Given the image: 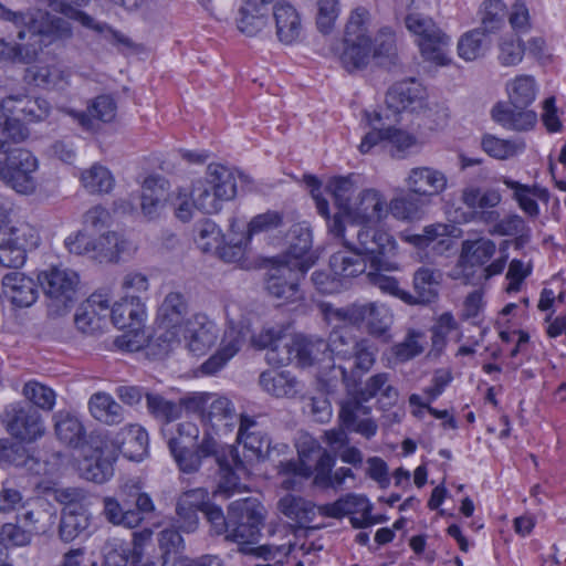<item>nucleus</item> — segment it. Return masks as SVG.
I'll return each instance as SVG.
<instances>
[{
	"label": "nucleus",
	"mask_w": 566,
	"mask_h": 566,
	"mask_svg": "<svg viewBox=\"0 0 566 566\" xmlns=\"http://www.w3.org/2000/svg\"><path fill=\"white\" fill-rule=\"evenodd\" d=\"M329 233L340 239L347 251H338L329 258L331 271L340 277L347 286V280L366 272L367 264L370 269L397 271L399 269L396 256L398 244L395 238L381 230L371 227H363L356 230L355 240L347 237L344 220L336 216L329 222Z\"/></svg>",
	"instance_id": "f257e3e1"
},
{
	"label": "nucleus",
	"mask_w": 566,
	"mask_h": 566,
	"mask_svg": "<svg viewBox=\"0 0 566 566\" xmlns=\"http://www.w3.org/2000/svg\"><path fill=\"white\" fill-rule=\"evenodd\" d=\"M0 20L11 22L18 29V39H25L29 34L34 43L11 44L0 40V60H10L19 63H31L38 55L39 48L35 45L38 39L45 38L49 42L65 40L72 36L71 24L61 17L51 14L48 11L36 9L12 11L0 2Z\"/></svg>",
	"instance_id": "f03ea898"
},
{
	"label": "nucleus",
	"mask_w": 566,
	"mask_h": 566,
	"mask_svg": "<svg viewBox=\"0 0 566 566\" xmlns=\"http://www.w3.org/2000/svg\"><path fill=\"white\" fill-rule=\"evenodd\" d=\"M163 434H167L169 451L182 473L198 472L203 460L219 457L220 442L209 432L205 431L201 440L200 429L192 421H181L172 427H164Z\"/></svg>",
	"instance_id": "7ed1b4c3"
},
{
	"label": "nucleus",
	"mask_w": 566,
	"mask_h": 566,
	"mask_svg": "<svg viewBox=\"0 0 566 566\" xmlns=\"http://www.w3.org/2000/svg\"><path fill=\"white\" fill-rule=\"evenodd\" d=\"M297 452L298 460L282 464L283 473L305 479L314 474V483L322 488H339L347 478H355L353 470L345 467L332 473L334 458L312 438L304 440Z\"/></svg>",
	"instance_id": "20e7f679"
},
{
	"label": "nucleus",
	"mask_w": 566,
	"mask_h": 566,
	"mask_svg": "<svg viewBox=\"0 0 566 566\" xmlns=\"http://www.w3.org/2000/svg\"><path fill=\"white\" fill-rule=\"evenodd\" d=\"M237 195L235 172L221 164H209L206 177L193 184L190 197L195 208L211 214L219 212L224 201Z\"/></svg>",
	"instance_id": "39448f33"
},
{
	"label": "nucleus",
	"mask_w": 566,
	"mask_h": 566,
	"mask_svg": "<svg viewBox=\"0 0 566 566\" xmlns=\"http://www.w3.org/2000/svg\"><path fill=\"white\" fill-rule=\"evenodd\" d=\"M369 12L363 7L354 9L345 28L340 62L348 71L365 67L371 56V39L367 34Z\"/></svg>",
	"instance_id": "423d86ee"
},
{
	"label": "nucleus",
	"mask_w": 566,
	"mask_h": 566,
	"mask_svg": "<svg viewBox=\"0 0 566 566\" xmlns=\"http://www.w3.org/2000/svg\"><path fill=\"white\" fill-rule=\"evenodd\" d=\"M264 520V507L256 497L238 499L229 504V530L226 539L238 544L254 543Z\"/></svg>",
	"instance_id": "0eeeda50"
},
{
	"label": "nucleus",
	"mask_w": 566,
	"mask_h": 566,
	"mask_svg": "<svg viewBox=\"0 0 566 566\" xmlns=\"http://www.w3.org/2000/svg\"><path fill=\"white\" fill-rule=\"evenodd\" d=\"M38 281L50 301L49 307L56 315L64 314L75 303L80 276L74 270L50 266L38 274Z\"/></svg>",
	"instance_id": "6e6552de"
},
{
	"label": "nucleus",
	"mask_w": 566,
	"mask_h": 566,
	"mask_svg": "<svg viewBox=\"0 0 566 566\" xmlns=\"http://www.w3.org/2000/svg\"><path fill=\"white\" fill-rule=\"evenodd\" d=\"M405 25L418 38V45L426 60L438 65L449 64L450 38L436 25L432 19L412 12L405 18Z\"/></svg>",
	"instance_id": "1a4fd4ad"
},
{
	"label": "nucleus",
	"mask_w": 566,
	"mask_h": 566,
	"mask_svg": "<svg viewBox=\"0 0 566 566\" xmlns=\"http://www.w3.org/2000/svg\"><path fill=\"white\" fill-rule=\"evenodd\" d=\"M237 441L242 444L243 454L241 455L234 447H229L228 453L239 470H245L254 461L264 460L270 455V438L249 416L240 417Z\"/></svg>",
	"instance_id": "9d476101"
},
{
	"label": "nucleus",
	"mask_w": 566,
	"mask_h": 566,
	"mask_svg": "<svg viewBox=\"0 0 566 566\" xmlns=\"http://www.w3.org/2000/svg\"><path fill=\"white\" fill-rule=\"evenodd\" d=\"M325 314L329 321L335 318L354 325L366 322L368 333L374 336L385 335L394 319L389 307L376 302L353 304L346 308L327 307Z\"/></svg>",
	"instance_id": "9b49d317"
},
{
	"label": "nucleus",
	"mask_w": 566,
	"mask_h": 566,
	"mask_svg": "<svg viewBox=\"0 0 566 566\" xmlns=\"http://www.w3.org/2000/svg\"><path fill=\"white\" fill-rule=\"evenodd\" d=\"M4 160L0 159V178L19 193H30L35 188L33 174L38 160L23 148L7 149Z\"/></svg>",
	"instance_id": "f8f14e48"
},
{
	"label": "nucleus",
	"mask_w": 566,
	"mask_h": 566,
	"mask_svg": "<svg viewBox=\"0 0 566 566\" xmlns=\"http://www.w3.org/2000/svg\"><path fill=\"white\" fill-rule=\"evenodd\" d=\"M40 243L38 230L29 223L11 227L0 237V264L4 268H21L27 252L36 249Z\"/></svg>",
	"instance_id": "ddd939ff"
},
{
	"label": "nucleus",
	"mask_w": 566,
	"mask_h": 566,
	"mask_svg": "<svg viewBox=\"0 0 566 566\" xmlns=\"http://www.w3.org/2000/svg\"><path fill=\"white\" fill-rule=\"evenodd\" d=\"M1 419L7 431L23 442H34L45 433L42 416L28 403L15 402L7 406Z\"/></svg>",
	"instance_id": "4468645a"
},
{
	"label": "nucleus",
	"mask_w": 566,
	"mask_h": 566,
	"mask_svg": "<svg viewBox=\"0 0 566 566\" xmlns=\"http://www.w3.org/2000/svg\"><path fill=\"white\" fill-rule=\"evenodd\" d=\"M388 202L384 195L376 189L363 190L355 202L345 213L353 222L346 227V232L356 235V230L363 227L375 228V224L388 214Z\"/></svg>",
	"instance_id": "2eb2a0df"
},
{
	"label": "nucleus",
	"mask_w": 566,
	"mask_h": 566,
	"mask_svg": "<svg viewBox=\"0 0 566 566\" xmlns=\"http://www.w3.org/2000/svg\"><path fill=\"white\" fill-rule=\"evenodd\" d=\"M188 310V300L181 292H169L165 296L157 312L158 326L164 331L159 339L168 344L180 343Z\"/></svg>",
	"instance_id": "dca6fc26"
},
{
	"label": "nucleus",
	"mask_w": 566,
	"mask_h": 566,
	"mask_svg": "<svg viewBox=\"0 0 566 566\" xmlns=\"http://www.w3.org/2000/svg\"><path fill=\"white\" fill-rule=\"evenodd\" d=\"M326 352V342L313 339L303 335L287 338L282 346V352L273 350L270 354V364L284 366L296 364L298 367L312 366L318 359L319 354Z\"/></svg>",
	"instance_id": "f3484780"
},
{
	"label": "nucleus",
	"mask_w": 566,
	"mask_h": 566,
	"mask_svg": "<svg viewBox=\"0 0 566 566\" xmlns=\"http://www.w3.org/2000/svg\"><path fill=\"white\" fill-rule=\"evenodd\" d=\"M405 186L411 195L420 196L429 203L442 195L449 186L444 171L432 166H417L411 168L405 179Z\"/></svg>",
	"instance_id": "a211bd4d"
},
{
	"label": "nucleus",
	"mask_w": 566,
	"mask_h": 566,
	"mask_svg": "<svg viewBox=\"0 0 566 566\" xmlns=\"http://www.w3.org/2000/svg\"><path fill=\"white\" fill-rule=\"evenodd\" d=\"M249 336L250 327L247 324L243 322H230L223 333L217 353L201 365L202 373L213 375L222 369L226 364L240 352Z\"/></svg>",
	"instance_id": "6ab92c4d"
},
{
	"label": "nucleus",
	"mask_w": 566,
	"mask_h": 566,
	"mask_svg": "<svg viewBox=\"0 0 566 566\" xmlns=\"http://www.w3.org/2000/svg\"><path fill=\"white\" fill-rule=\"evenodd\" d=\"M306 272L277 259L266 279L268 292L281 303L301 298L300 280Z\"/></svg>",
	"instance_id": "aec40b11"
},
{
	"label": "nucleus",
	"mask_w": 566,
	"mask_h": 566,
	"mask_svg": "<svg viewBox=\"0 0 566 566\" xmlns=\"http://www.w3.org/2000/svg\"><path fill=\"white\" fill-rule=\"evenodd\" d=\"M360 396H348L340 401L339 420L343 427L349 431L359 433L366 439L376 436L377 422L371 418V407L366 405Z\"/></svg>",
	"instance_id": "412c9836"
},
{
	"label": "nucleus",
	"mask_w": 566,
	"mask_h": 566,
	"mask_svg": "<svg viewBox=\"0 0 566 566\" xmlns=\"http://www.w3.org/2000/svg\"><path fill=\"white\" fill-rule=\"evenodd\" d=\"M289 248L279 259L307 272L312 268L317 255L311 250L312 232L305 223H295L290 228L287 233Z\"/></svg>",
	"instance_id": "4be33fe9"
},
{
	"label": "nucleus",
	"mask_w": 566,
	"mask_h": 566,
	"mask_svg": "<svg viewBox=\"0 0 566 566\" xmlns=\"http://www.w3.org/2000/svg\"><path fill=\"white\" fill-rule=\"evenodd\" d=\"M181 337L192 355L202 356L214 345L218 329L207 315L197 313L187 319L181 331Z\"/></svg>",
	"instance_id": "5701e85b"
},
{
	"label": "nucleus",
	"mask_w": 566,
	"mask_h": 566,
	"mask_svg": "<svg viewBox=\"0 0 566 566\" xmlns=\"http://www.w3.org/2000/svg\"><path fill=\"white\" fill-rule=\"evenodd\" d=\"M370 512L371 505L367 497L357 494H347L334 503L318 506V513L321 515L333 518H340L345 515H354L358 513L361 514V518H350L353 526L356 528H363L370 524Z\"/></svg>",
	"instance_id": "b1692460"
},
{
	"label": "nucleus",
	"mask_w": 566,
	"mask_h": 566,
	"mask_svg": "<svg viewBox=\"0 0 566 566\" xmlns=\"http://www.w3.org/2000/svg\"><path fill=\"white\" fill-rule=\"evenodd\" d=\"M20 510L22 512L17 515L18 522L34 536L49 532L55 522L54 507L43 499L27 500Z\"/></svg>",
	"instance_id": "393cba45"
},
{
	"label": "nucleus",
	"mask_w": 566,
	"mask_h": 566,
	"mask_svg": "<svg viewBox=\"0 0 566 566\" xmlns=\"http://www.w3.org/2000/svg\"><path fill=\"white\" fill-rule=\"evenodd\" d=\"M117 105L113 96L98 95L87 105L86 111L69 109L67 114L77 122V124L87 132L97 129L95 120L111 123L115 119Z\"/></svg>",
	"instance_id": "a878e982"
},
{
	"label": "nucleus",
	"mask_w": 566,
	"mask_h": 566,
	"mask_svg": "<svg viewBox=\"0 0 566 566\" xmlns=\"http://www.w3.org/2000/svg\"><path fill=\"white\" fill-rule=\"evenodd\" d=\"M0 106L4 113L18 115L27 123L44 120L50 113V104L46 99L24 94L9 95L1 101Z\"/></svg>",
	"instance_id": "bb28decb"
},
{
	"label": "nucleus",
	"mask_w": 566,
	"mask_h": 566,
	"mask_svg": "<svg viewBox=\"0 0 566 566\" xmlns=\"http://www.w3.org/2000/svg\"><path fill=\"white\" fill-rule=\"evenodd\" d=\"M2 295L17 307H29L38 298V289L33 279L24 273L12 271L2 277Z\"/></svg>",
	"instance_id": "cd10ccee"
},
{
	"label": "nucleus",
	"mask_w": 566,
	"mask_h": 566,
	"mask_svg": "<svg viewBox=\"0 0 566 566\" xmlns=\"http://www.w3.org/2000/svg\"><path fill=\"white\" fill-rule=\"evenodd\" d=\"M386 104L396 112H416L424 106V88L413 78L398 82L389 88Z\"/></svg>",
	"instance_id": "c85d7f7f"
},
{
	"label": "nucleus",
	"mask_w": 566,
	"mask_h": 566,
	"mask_svg": "<svg viewBox=\"0 0 566 566\" xmlns=\"http://www.w3.org/2000/svg\"><path fill=\"white\" fill-rule=\"evenodd\" d=\"M259 385L274 398L293 399L303 390L302 382L289 370H264L259 376Z\"/></svg>",
	"instance_id": "c756f323"
},
{
	"label": "nucleus",
	"mask_w": 566,
	"mask_h": 566,
	"mask_svg": "<svg viewBox=\"0 0 566 566\" xmlns=\"http://www.w3.org/2000/svg\"><path fill=\"white\" fill-rule=\"evenodd\" d=\"M276 36L284 44L294 43L301 35L302 22L297 10L284 0L276 1L273 7Z\"/></svg>",
	"instance_id": "7c9ffc66"
},
{
	"label": "nucleus",
	"mask_w": 566,
	"mask_h": 566,
	"mask_svg": "<svg viewBox=\"0 0 566 566\" xmlns=\"http://www.w3.org/2000/svg\"><path fill=\"white\" fill-rule=\"evenodd\" d=\"M214 460L218 465L220 474L218 488L214 491V495H221L224 499L232 496L235 493L241 492L240 475H248L250 473V467L245 470L237 469L235 464L231 461L230 453L226 454L224 448L220 444L219 457H210Z\"/></svg>",
	"instance_id": "2f4dec72"
},
{
	"label": "nucleus",
	"mask_w": 566,
	"mask_h": 566,
	"mask_svg": "<svg viewBox=\"0 0 566 566\" xmlns=\"http://www.w3.org/2000/svg\"><path fill=\"white\" fill-rule=\"evenodd\" d=\"M168 182L159 176L147 177L142 186V211L149 220L159 217L168 197Z\"/></svg>",
	"instance_id": "473e14b6"
},
{
	"label": "nucleus",
	"mask_w": 566,
	"mask_h": 566,
	"mask_svg": "<svg viewBox=\"0 0 566 566\" xmlns=\"http://www.w3.org/2000/svg\"><path fill=\"white\" fill-rule=\"evenodd\" d=\"M109 316L117 328L137 331L145 316V305L137 295L124 296L113 305Z\"/></svg>",
	"instance_id": "72a5a7b5"
},
{
	"label": "nucleus",
	"mask_w": 566,
	"mask_h": 566,
	"mask_svg": "<svg viewBox=\"0 0 566 566\" xmlns=\"http://www.w3.org/2000/svg\"><path fill=\"white\" fill-rule=\"evenodd\" d=\"M492 118L502 127L516 132L530 130L537 122V115L534 111L504 103H497L492 108Z\"/></svg>",
	"instance_id": "f704fd0d"
},
{
	"label": "nucleus",
	"mask_w": 566,
	"mask_h": 566,
	"mask_svg": "<svg viewBox=\"0 0 566 566\" xmlns=\"http://www.w3.org/2000/svg\"><path fill=\"white\" fill-rule=\"evenodd\" d=\"M119 437V451L125 458L139 462L148 454V433L139 424L125 427L122 429Z\"/></svg>",
	"instance_id": "c9c22d12"
},
{
	"label": "nucleus",
	"mask_w": 566,
	"mask_h": 566,
	"mask_svg": "<svg viewBox=\"0 0 566 566\" xmlns=\"http://www.w3.org/2000/svg\"><path fill=\"white\" fill-rule=\"evenodd\" d=\"M376 348L368 339L361 338L359 339L357 348H355V353L350 357V359H354V364L350 368L352 376L348 375L345 367L339 366L342 378L348 390L356 388V377L371 369L376 361Z\"/></svg>",
	"instance_id": "e433bc0d"
},
{
	"label": "nucleus",
	"mask_w": 566,
	"mask_h": 566,
	"mask_svg": "<svg viewBox=\"0 0 566 566\" xmlns=\"http://www.w3.org/2000/svg\"><path fill=\"white\" fill-rule=\"evenodd\" d=\"M355 394L367 401L379 397V401L386 407L394 406L398 400V390L389 384L388 373L370 376L361 388L355 390Z\"/></svg>",
	"instance_id": "4c0bfd02"
},
{
	"label": "nucleus",
	"mask_w": 566,
	"mask_h": 566,
	"mask_svg": "<svg viewBox=\"0 0 566 566\" xmlns=\"http://www.w3.org/2000/svg\"><path fill=\"white\" fill-rule=\"evenodd\" d=\"M88 409L94 419L107 426L119 424L125 419L123 407L105 392L92 395L88 400Z\"/></svg>",
	"instance_id": "58836bf2"
},
{
	"label": "nucleus",
	"mask_w": 566,
	"mask_h": 566,
	"mask_svg": "<svg viewBox=\"0 0 566 566\" xmlns=\"http://www.w3.org/2000/svg\"><path fill=\"white\" fill-rule=\"evenodd\" d=\"M441 273L430 266H420L413 274L416 292L413 304H428L436 300Z\"/></svg>",
	"instance_id": "ea45409f"
},
{
	"label": "nucleus",
	"mask_w": 566,
	"mask_h": 566,
	"mask_svg": "<svg viewBox=\"0 0 566 566\" xmlns=\"http://www.w3.org/2000/svg\"><path fill=\"white\" fill-rule=\"evenodd\" d=\"M281 512L295 522L300 527H307V525L316 516V507L311 501L301 496L285 495L279 502Z\"/></svg>",
	"instance_id": "a19ab883"
},
{
	"label": "nucleus",
	"mask_w": 566,
	"mask_h": 566,
	"mask_svg": "<svg viewBox=\"0 0 566 566\" xmlns=\"http://www.w3.org/2000/svg\"><path fill=\"white\" fill-rule=\"evenodd\" d=\"M205 419H207L212 427L218 429L223 427L224 431H232L239 420L231 400L216 395H213V398L208 402Z\"/></svg>",
	"instance_id": "79ce46f5"
},
{
	"label": "nucleus",
	"mask_w": 566,
	"mask_h": 566,
	"mask_svg": "<svg viewBox=\"0 0 566 566\" xmlns=\"http://www.w3.org/2000/svg\"><path fill=\"white\" fill-rule=\"evenodd\" d=\"M430 203L420 196L411 195L396 197L388 203V212L402 221H415L422 218L424 209Z\"/></svg>",
	"instance_id": "37998d69"
},
{
	"label": "nucleus",
	"mask_w": 566,
	"mask_h": 566,
	"mask_svg": "<svg viewBox=\"0 0 566 566\" xmlns=\"http://www.w3.org/2000/svg\"><path fill=\"white\" fill-rule=\"evenodd\" d=\"M286 329V326L283 324H266L260 332L252 335L250 334L251 345L259 350L268 349L266 360L270 364V354L273 350L277 353L282 352V346L284 342L287 340Z\"/></svg>",
	"instance_id": "c03bdc74"
},
{
	"label": "nucleus",
	"mask_w": 566,
	"mask_h": 566,
	"mask_svg": "<svg viewBox=\"0 0 566 566\" xmlns=\"http://www.w3.org/2000/svg\"><path fill=\"white\" fill-rule=\"evenodd\" d=\"M55 434L63 443L77 448L85 439V429L77 417L69 412H57L54 416Z\"/></svg>",
	"instance_id": "a18cd8bd"
},
{
	"label": "nucleus",
	"mask_w": 566,
	"mask_h": 566,
	"mask_svg": "<svg viewBox=\"0 0 566 566\" xmlns=\"http://www.w3.org/2000/svg\"><path fill=\"white\" fill-rule=\"evenodd\" d=\"M510 104L527 108L536 97V81L532 75L522 74L506 83Z\"/></svg>",
	"instance_id": "49530a36"
},
{
	"label": "nucleus",
	"mask_w": 566,
	"mask_h": 566,
	"mask_svg": "<svg viewBox=\"0 0 566 566\" xmlns=\"http://www.w3.org/2000/svg\"><path fill=\"white\" fill-rule=\"evenodd\" d=\"M90 523L87 510L63 509L59 525V537L64 543H71L88 528Z\"/></svg>",
	"instance_id": "de8ad7c7"
},
{
	"label": "nucleus",
	"mask_w": 566,
	"mask_h": 566,
	"mask_svg": "<svg viewBox=\"0 0 566 566\" xmlns=\"http://www.w3.org/2000/svg\"><path fill=\"white\" fill-rule=\"evenodd\" d=\"M128 242L118 233L108 231L94 240L93 259L98 262H116L127 250Z\"/></svg>",
	"instance_id": "09e8293b"
},
{
	"label": "nucleus",
	"mask_w": 566,
	"mask_h": 566,
	"mask_svg": "<svg viewBox=\"0 0 566 566\" xmlns=\"http://www.w3.org/2000/svg\"><path fill=\"white\" fill-rule=\"evenodd\" d=\"M81 182L88 193L102 195L112 191L115 179L106 167L95 164L82 171Z\"/></svg>",
	"instance_id": "8fccbe9b"
},
{
	"label": "nucleus",
	"mask_w": 566,
	"mask_h": 566,
	"mask_svg": "<svg viewBox=\"0 0 566 566\" xmlns=\"http://www.w3.org/2000/svg\"><path fill=\"white\" fill-rule=\"evenodd\" d=\"M490 42L482 29H474L461 36L458 42V54L465 61H474L485 54Z\"/></svg>",
	"instance_id": "3c124183"
},
{
	"label": "nucleus",
	"mask_w": 566,
	"mask_h": 566,
	"mask_svg": "<svg viewBox=\"0 0 566 566\" xmlns=\"http://www.w3.org/2000/svg\"><path fill=\"white\" fill-rule=\"evenodd\" d=\"M147 410L168 427L181 416V407L178 402L166 399L159 394H145Z\"/></svg>",
	"instance_id": "603ef678"
},
{
	"label": "nucleus",
	"mask_w": 566,
	"mask_h": 566,
	"mask_svg": "<svg viewBox=\"0 0 566 566\" xmlns=\"http://www.w3.org/2000/svg\"><path fill=\"white\" fill-rule=\"evenodd\" d=\"M495 249V243L490 239L465 240L462 243L461 260L471 265H483L493 256Z\"/></svg>",
	"instance_id": "864d4df0"
},
{
	"label": "nucleus",
	"mask_w": 566,
	"mask_h": 566,
	"mask_svg": "<svg viewBox=\"0 0 566 566\" xmlns=\"http://www.w3.org/2000/svg\"><path fill=\"white\" fill-rule=\"evenodd\" d=\"M386 270L370 269L367 273V279L370 284L378 287L382 293L395 296L406 304L413 305L416 301L413 295L400 289L399 282L396 277L385 274Z\"/></svg>",
	"instance_id": "5fc2aeb1"
},
{
	"label": "nucleus",
	"mask_w": 566,
	"mask_h": 566,
	"mask_svg": "<svg viewBox=\"0 0 566 566\" xmlns=\"http://www.w3.org/2000/svg\"><path fill=\"white\" fill-rule=\"evenodd\" d=\"M105 518L114 525H123L128 528L136 527L143 520L138 512L133 510H124L118 501L112 496L103 500Z\"/></svg>",
	"instance_id": "6e6d98bb"
},
{
	"label": "nucleus",
	"mask_w": 566,
	"mask_h": 566,
	"mask_svg": "<svg viewBox=\"0 0 566 566\" xmlns=\"http://www.w3.org/2000/svg\"><path fill=\"white\" fill-rule=\"evenodd\" d=\"M481 144L486 154L502 160L513 157L525 149V144L522 140L501 139L493 135H485Z\"/></svg>",
	"instance_id": "4d7b16f0"
},
{
	"label": "nucleus",
	"mask_w": 566,
	"mask_h": 566,
	"mask_svg": "<svg viewBox=\"0 0 566 566\" xmlns=\"http://www.w3.org/2000/svg\"><path fill=\"white\" fill-rule=\"evenodd\" d=\"M399 113L394 108H389V105L381 111H365L363 113L361 124L366 127L374 129L375 132L381 133L385 137L396 127L399 122Z\"/></svg>",
	"instance_id": "13d9d810"
},
{
	"label": "nucleus",
	"mask_w": 566,
	"mask_h": 566,
	"mask_svg": "<svg viewBox=\"0 0 566 566\" xmlns=\"http://www.w3.org/2000/svg\"><path fill=\"white\" fill-rule=\"evenodd\" d=\"M22 392L33 407H38L44 411H51L55 406V391L51 387L36 380L28 381Z\"/></svg>",
	"instance_id": "bf43d9fd"
},
{
	"label": "nucleus",
	"mask_w": 566,
	"mask_h": 566,
	"mask_svg": "<svg viewBox=\"0 0 566 566\" xmlns=\"http://www.w3.org/2000/svg\"><path fill=\"white\" fill-rule=\"evenodd\" d=\"M74 322L78 331L88 335L102 333L108 324V321L104 314H101V312L93 308L90 310L84 305H81L77 308Z\"/></svg>",
	"instance_id": "052dcab7"
},
{
	"label": "nucleus",
	"mask_w": 566,
	"mask_h": 566,
	"mask_svg": "<svg viewBox=\"0 0 566 566\" xmlns=\"http://www.w3.org/2000/svg\"><path fill=\"white\" fill-rule=\"evenodd\" d=\"M74 18L78 20L83 27L102 34L109 42L128 48L132 46V41L127 36L119 31L114 30L107 23L96 21L93 17L83 11H74Z\"/></svg>",
	"instance_id": "680f3d73"
},
{
	"label": "nucleus",
	"mask_w": 566,
	"mask_h": 566,
	"mask_svg": "<svg viewBox=\"0 0 566 566\" xmlns=\"http://www.w3.org/2000/svg\"><path fill=\"white\" fill-rule=\"evenodd\" d=\"M358 344L359 339L355 338L348 331L335 329L329 334L328 342H326V350L339 358L350 359Z\"/></svg>",
	"instance_id": "e2e57ef3"
},
{
	"label": "nucleus",
	"mask_w": 566,
	"mask_h": 566,
	"mask_svg": "<svg viewBox=\"0 0 566 566\" xmlns=\"http://www.w3.org/2000/svg\"><path fill=\"white\" fill-rule=\"evenodd\" d=\"M326 188L333 196L335 205L345 214L352 206V197L356 190L352 177H335L329 180Z\"/></svg>",
	"instance_id": "0e129e2a"
},
{
	"label": "nucleus",
	"mask_w": 566,
	"mask_h": 566,
	"mask_svg": "<svg viewBox=\"0 0 566 566\" xmlns=\"http://www.w3.org/2000/svg\"><path fill=\"white\" fill-rule=\"evenodd\" d=\"M196 242L203 252H216L223 243L221 229L211 220L201 221L197 227Z\"/></svg>",
	"instance_id": "69168bd1"
},
{
	"label": "nucleus",
	"mask_w": 566,
	"mask_h": 566,
	"mask_svg": "<svg viewBox=\"0 0 566 566\" xmlns=\"http://www.w3.org/2000/svg\"><path fill=\"white\" fill-rule=\"evenodd\" d=\"M82 476L95 483H104L114 474L113 460L104 457L85 459L81 468Z\"/></svg>",
	"instance_id": "338daca9"
},
{
	"label": "nucleus",
	"mask_w": 566,
	"mask_h": 566,
	"mask_svg": "<svg viewBox=\"0 0 566 566\" xmlns=\"http://www.w3.org/2000/svg\"><path fill=\"white\" fill-rule=\"evenodd\" d=\"M499 61L503 66H514L522 62L525 48L517 36L502 38L499 44Z\"/></svg>",
	"instance_id": "774afa93"
}]
</instances>
